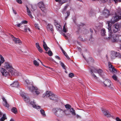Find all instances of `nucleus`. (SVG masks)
Segmentation results:
<instances>
[{
	"label": "nucleus",
	"mask_w": 121,
	"mask_h": 121,
	"mask_svg": "<svg viewBox=\"0 0 121 121\" xmlns=\"http://www.w3.org/2000/svg\"><path fill=\"white\" fill-rule=\"evenodd\" d=\"M110 22H108V30L109 37L108 38L111 39L113 42H115L118 40L121 41V34L120 35H116L115 34L113 35L112 37V32L111 29V25H110Z\"/></svg>",
	"instance_id": "nucleus-1"
},
{
	"label": "nucleus",
	"mask_w": 121,
	"mask_h": 121,
	"mask_svg": "<svg viewBox=\"0 0 121 121\" xmlns=\"http://www.w3.org/2000/svg\"><path fill=\"white\" fill-rule=\"evenodd\" d=\"M25 86L27 88L28 90L33 93H35L37 95H39L40 92L39 90L36 87L33 86L31 84L29 83V80H25Z\"/></svg>",
	"instance_id": "nucleus-2"
},
{
	"label": "nucleus",
	"mask_w": 121,
	"mask_h": 121,
	"mask_svg": "<svg viewBox=\"0 0 121 121\" xmlns=\"http://www.w3.org/2000/svg\"><path fill=\"white\" fill-rule=\"evenodd\" d=\"M118 14L115 13V16L113 17L111 19V23H114L121 19V9H120L117 10V11Z\"/></svg>",
	"instance_id": "nucleus-3"
},
{
	"label": "nucleus",
	"mask_w": 121,
	"mask_h": 121,
	"mask_svg": "<svg viewBox=\"0 0 121 121\" xmlns=\"http://www.w3.org/2000/svg\"><path fill=\"white\" fill-rule=\"evenodd\" d=\"M93 72L95 73H98L100 75H101L103 72V71L100 69H98L94 68L93 69H91L90 70V72L92 76L95 79H97L98 78L93 73Z\"/></svg>",
	"instance_id": "nucleus-4"
},
{
	"label": "nucleus",
	"mask_w": 121,
	"mask_h": 121,
	"mask_svg": "<svg viewBox=\"0 0 121 121\" xmlns=\"http://www.w3.org/2000/svg\"><path fill=\"white\" fill-rule=\"evenodd\" d=\"M45 95L44 96H45L46 97H49V99H50L53 100L56 99L57 98L55 95L50 91H47Z\"/></svg>",
	"instance_id": "nucleus-5"
},
{
	"label": "nucleus",
	"mask_w": 121,
	"mask_h": 121,
	"mask_svg": "<svg viewBox=\"0 0 121 121\" xmlns=\"http://www.w3.org/2000/svg\"><path fill=\"white\" fill-rule=\"evenodd\" d=\"M4 67V68L9 71V72L10 71L13 69L12 64L8 62H5Z\"/></svg>",
	"instance_id": "nucleus-6"
},
{
	"label": "nucleus",
	"mask_w": 121,
	"mask_h": 121,
	"mask_svg": "<svg viewBox=\"0 0 121 121\" xmlns=\"http://www.w3.org/2000/svg\"><path fill=\"white\" fill-rule=\"evenodd\" d=\"M0 71L2 75L4 76H7L9 75H11L9 71L8 72H7V70L4 68H0Z\"/></svg>",
	"instance_id": "nucleus-7"
},
{
	"label": "nucleus",
	"mask_w": 121,
	"mask_h": 121,
	"mask_svg": "<svg viewBox=\"0 0 121 121\" xmlns=\"http://www.w3.org/2000/svg\"><path fill=\"white\" fill-rule=\"evenodd\" d=\"M111 56L112 59H114L116 57L121 56L119 52L112 51L111 52Z\"/></svg>",
	"instance_id": "nucleus-8"
},
{
	"label": "nucleus",
	"mask_w": 121,
	"mask_h": 121,
	"mask_svg": "<svg viewBox=\"0 0 121 121\" xmlns=\"http://www.w3.org/2000/svg\"><path fill=\"white\" fill-rule=\"evenodd\" d=\"M104 84L106 86L110 88H112V84L110 81L108 79L105 80L104 82Z\"/></svg>",
	"instance_id": "nucleus-9"
},
{
	"label": "nucleus",
	"mask_w": 121,
	"mask_h": 121,
	"mask_svg": "<svg viewBox=\"0 0 121 121\" xmlns=\"http://www.w3.org/2000/svg\"><path fill=\"white\" fill-rule=\"evenodd\" d=\"M119 30V26L118 23H116L113 25L112 30L113 32H117Z\"/></svg>",
	"instance_id": "nucleus-10"
},
{
	"label": "nucleus",
	"mask_w": 121,
	"mask_h": 121,
	"mask_svg": "<svg viewBox=\"0 0 121 121\" xmlns=\"http://www.w3.org/2000/svg\"><path fill=\"white\" fill-rule=\"evenodd\" d=\"M102 13L103 15L106 17H108L110 14L109 10L106 9H104Z\"/></svg>",
	"instance_id": "nucleus-11"
},
{
	"label": "nucleus",
	"mask_w": 121,
	"mask_h": 121,
	"mask_svg": "<svg viewBox=\"0 0 121 121\" xmlns=\"http://www.w3.org/2000/svg\"><path fill=\"white\" fill-rule=\"evenodd\" d=\"M108 66L109 67V70L113 73H115L116 72V69L114 68L112 65L111 64V63L110 62H108Z\"/></svg>",
	"instance_id": "nucleus-12"
},
{
	"label": "nucleus",
	"mask_w": 121,
	"mask_h": 121,
	"mask_svg": "<svg viewBox=\"0 0 121 121\" xmlns=\"http://www.w3.org/2000/svg\"><path fill=\"white\" fill-rule=\"evenodd\" d=\"M30 103L32 105L33 107L35 109H38L41 108L40 106H38L35 103V102L34 100L33 101H31Z\"/></svg>",
	"instance_id": "nucleus-13"
},
{
	"label": "nucleus",
	"mask_w": 121,
	"mask_h": 121,
	"mask_svg": "<svg viewBox=\"0 0 121 121\" xmlns=\"http://www.w3.org/2000/svg\"><path fill=\"white\" fill-rule=\"evenodd\" d=\"M10 71V74H11L12 75L18 76L19 75V73L17 70H15L14 68L12 69Z\"/></svg>",
	"instance_id": "nucleus-14"
},
{
	"label": "nucleus",
	"mask_w": 121,
	"mask_h": 121,
	"mask_svg": "<svg viewBox=\"0 0 121 121\" xmlns=\"http://www.w3.org/2000/svg\"><path fill=\"white\" fill-rule=\"evenodd\" d=\"M60 108H55L52 109V112L56 116H60Z\"/></svg>",
	"instance_id": "nucleus-15"
},
{
	"label": "nucleus",
	"mask_w": 121,
	"mask_h": 121,
	"mask_svg": "<svg viewBox=\"0 0 121 121\" xmlns=\"http://www.w3.org/2000/svg\"><path fill=\"white\" fill-rule=\"evenodd\" d=\"M27 21H26L24 20L22 22L20 23H18L15 25V26L18 27H20L21 28H22V27L23 26V24H26L27 23Z\"/></svg>",
	"instance_id": "nucleus-16"
},
{
	"label": "nucleus",
	"mask_w": 121,
	"mask_h": 121,
	"mask_svg": "<svg viewBox=\"0 0 121 121\" xmlns=\"http://www.w3.org/2000/svg\"><path fill=\"white\" fill-rule=\"evenodd\" d=\"M24 92H21L20 93V95L22 97H24V100L27 103H29L30 101V99L29 97L27 96H24L23 94Z\"/></svg>",
	"instance_id": "nucleus-17"
},
{
	"label": "nucleus",
	"mask_w": 121,
	"mask_h": 121,
	"mask_svg": "<svg viewBox=\"0 0 121 121\" xmlns=\"http://www.w3.org/2000/svg\"><path fill=\"white\" fill-rule=\"evenodd\" d=\"M102 112L107 117H111V114L109 113V112L108 110H107L104 109L102 108Z\"/></svg>",
	"instance_id": "nucleus-18"
},
{
	"label": "nucleus",
	"mask_w": 121,
	"mask_h": 121,
	"mask_svg": "<svg viewBox=\"0 0 121 121\" xmlns=\"http://www.w3.org/2000/svg\"><path fill=\"white\" fill-rule=\"evenodd\" d=\"M38 6L43 11H44L45 8L44 4L43 2H40L38 3Z\"/></svg>",
	"instance_id": "nucleus-19"
},
{
	"label": "nucleus",
	"mask_w": 121,
	"mask_h": 121,
	"mask_svg": "<svg viewBox=\"0 0 121 121\" xmlns=\"http://www.w3.org/2000/svg\"><path fill=\"white\" fill-rule=\"evenodd\" d=\"M12 36L13 37V40L15 43H18L19 44H22V42L19 39L16 38L13 36Z\"/></svg>",
	"instance_id": "nucleus-20"
},
{
	"label": "nucleus",
	"mask_w": 121,
	"mask_h": 121,
	"mask_svg": "<svg viewBox=\"0 0 121 121\" xmlns=\"http://www.w3.org/2000/svg\"><path fill=\"white\" fill-rule=\"evenodd\" d=\"M47 28L48 30H51L52 33H53V27L51 24H48L47 26Z\"/></svg>",
	"instance_id": "nucleus-21"
},
{
	"label": "nucleus",
	"mask_w": 121,
	"mask_h": 121,
	"mask_svg": "<svg viewBox=\"0 0 121 121\" xmlns=\"http://www.w3.org/2000/svg\"><path fill=\"white\" fill-rule=\"evenodd\" d=\"M10 85L11 87H17L19 85L18 82L17 81H15L12 83Z\"/></svg>",
	"instance_id": "nucleus-22"
},
{
	"label": "nucleus",
	"mask_w": 121,
	"mask_h": 121,
	"mask_svg": "<svg viewBox=\"0 0 121 121\" xmlns=\"http://www.w3.org/2000/svg\"><path fill=\"white\" fill-rule=\"evenodd\" d=\"M56 2H58L60 5H61L64 3L66 2L67 0H55Z\"/></svg>",
	"instance_id": "nucleus-23"
},
{
	"label": "nucleus",
	"mask_w": 121,
	"mask_h": 121,
	"mask_svg": "<svg viewBox=\"0 0 121 121\" xmlns=\"http://www.w3.org/2000/svg\"><path fill=\"white\" fill-rule=\"evenodd\" d=\"M2 99L3 100V105L6 107L8 108L9 107V105L8 104L6 100L3 97Z\"/></svg>",
	"instance_id": "nucleus-24"
},
{
	"label": "nucleus",
	"mask_w": 121,
	"mask_h": 121,
	"mask_svg": "<svg viewBox=\"0 0 121 121\" xmlns=\"http://www.w3.org/2000/svg\"><path fill=\"white\" fill-rule=\"evenodd\" d=\"M26 7L28 15L32 19L33 18V17L32 15V13L30 11V9L27 6H26Z\"/></svg>",
	"instance_id": "nucleus-25"
},
{
	"label": "nucleus",
	"mask_w": 121,
	"mask_h": 121,
	"mask_svg": "<svg viewBox=\"0 0 121 121\" xmlns=\"http://www.w3.org/2000/svg\"><path fill=\"white\" fill-rule=\"evenodd\" d=\"M69 6V4H67L65 6L63 9L62 10V12L63 14H64L66 12V11L67 9V8Z\"/></svg>",
	"instance_id": "nucleus-26"
},
{
	"label": "nucleus",
	"mask_w": 121,
	"mask_h": 121,
	"mask_svg": "<svg viewBox=\"0 0 121 121\" xmlns=\"http://www.w3.org/2000/svg\"><path fill=\"white\" fill-rule=\"evenodd\" d=\"M43 47L46 51H47L48 50V49H49V48L47 46V45L44 41V40H43Z\"/></svg>",
	"instance_id": "nucleus-27"
},
{
	"label": "nucleus",
	"mask_w": 121,
	"mask_h": 121,
	"mask_svg": "<svg viewBox=\"0 0 121 121\" xmlns=\"http://www.w3.org/2000/svg\"><path fill=\"white\" fill-rule=\"evenodd\" d=\"M56 29L58 30H61V26L59 24L56 22H55L54 23Z\"/></svg>",
	"instance_id": "nucleus-28"
},
{
	"label": "nucleus",
	"mask_w": 121,
	"mask_h": 121,
	"mask_svg": "<svg viewBox=\"0 0 121 121\" xmlns=\"http://www.w3.org/2000/svg\"><path fill=\"white\" fill-rule=\"evenodd\" d=\"M83 57L86 60V61L87 62H93L94 61V60L91 57H89L88 59H86L83 56Z\"/></svg>",
	"instance_id": "nucleus-29"
},
{
	"label": "nucleus",
	"mask_w": 121,
	"mask_h": 121,
	"mask_svg": "<svg viewBox=\"0 0 121 121\" xmlns=\"http://www.w3.org/2000/svg\"><path fill=\"white\" fill-rule=\"evenodd\" d=\"M66 110H63L60 109V116L62 115H64L65 114V112L66 111Z\"/></svg>",
	"instance_id": "nucleus-30"
},
{
	"label": "nucleus",
	"mask_w": 121,
	"mask_h": 121,
	"mask_svg": "<svg viewBox=\"0 0 121 121\" xmlns=\"http://www.w3.org/2000/svg\"><path fill=\"white\" fill-rule=\"evenodd\" d=\"M7 118L6 115L5 114L3 115L2 117L0 118V121H4Z\"/></svg>",
	"instance_id": "nucleus-31"
},
{
	"label": "nucleus",
	"mask_w": 121,
	"mask_h": 121,
	"mask_svg": "<svg viewBox=\"0 0 121 121\" xmlns=\"http://www.w3.org/2000/svg\"><path fill=\"white\" fill-rule=\"evenodd\" d=\"M40 112L42 115L44 117L46 116V114L44 110L43 109H41L40 110Z\"/></svg>",
	"instance_id": "nucleus-32"
},
{
	"label": "nucleus",
	"mask_w": 121,
	"mask_h": 121,
	"mask_svg": "<svg viewBox=\"0 0 121 121\" xmlns=\"http://www.w3.org/2000/svg\"><path fill=\"white\" fill-rule=\"evenodd\" d=\"M70 111L71 113L73 115H76L75 111L73 108H71L70 110Z\"/></svg>",
	"instance_id": "nucleus-33"
},
{
	"label": "nucleus",
	"mask_w": 121,
	"mask_h": 121,
	"mask_svg": "<svg viewBox=\"0 0 121 121\" xmlns=\"http://www.w3.org/2000/svg\"><path fill=\"white\" fill-rule=\"evenodd\" d=\"M66 24L65 23L63 26V31L65 33H66L68 31L67 26H66Z\"/></svg>",
	"instance_id": "nucleus-34"
},
{
	"label": "nucleus",
	"mask_w": 121,
	"mask_h": 121,
	"mask_svg": "<svg viewBox=\"0 0 121 121\" xmlns=\"http://www.w3.org/2000/svg\"><path fill=\"white\" fill-rule=\"evenodd\" d=\"M101 33L102 35L104 36L105 35L106 31L104 28H102L101 30Z\"/></svg>",
	"instance_id": "nucleus-35"
},
{
	"label": "nucleus",
	"mask_w": 121,
	"mask_h": 121,
	"mask_svg": "<svg viewBox=\"0 0 121 121\" xmlns=\"http://www.w3.org/2000/svg\"><path fill=\"white\" fill-rule=\"evenodd\" d=\"M12 111L13 112L16 113H17V110L16 108H13L12 109Z\"/></svg>",
	"instance_id": "nucleus-36"
},
{
	"label": "nucleus",
	"mask_w": 121,
	"mask_h": 121,
	"mask_svg": "<svg viewBox=\"0 0 121 121\" xmlns=\"http://www.w3.org/2000/svg\"><path fill=\"white\" fill-rule=\"evenodd\" d=\"M60 65L64 69H66L65 66V65L61 61H60Z\"/></svg>",
	"instance_id": "nucleus-37"
},
{
	"label": "nucleus",
	"mask_w": 121,
	"mask_h": 121,
	"mask_svg": "<svg viewBox=\"0 0 121 121\" xmlns=\"http://www.w3.org/2000/svg\"><path fill=\"white\" fill-rule=\"evenodd\" d=\"M65 108L67 109H69L71 108V106L70 105L68 104H67L65 105Z\"/></svg>",
	"instance_id": "nucleus-38"
},
{
	"label": "nucleus",
	"mask_w": 121,
	"mask_h": 121,
	"mask_svg": "<svg viewBox=\"0 0 121 121\" xmlns=\"http://www.w3.org/2000/svg\"><path fill=\"white\" fill-rule=\"evenodd\" d=\"M33 63L36 66H38L39 65V63L36 60H34L33 61Z\"/></svg>",
	"instance_id": "nucleus-39"
},
{
	"label": "nucleus",
	"mask_w": 121,
	"mask_h": 121,
	"mask_svg": "<svg viewBox=\"0 0 121 121\" xmlns=\"http://www.w3.org/2000/svg\"><path fill=\"white\" fill-rule=\"evenodd\" d=\"M0 60H0V66H1L2 64L5 61L4 58L2 57H1V59Z\"/></svg>",
	"instance_id": "nucleus-40"
},
{
	"label": "nucleus",
	"mask_w": 121,
	"mask_h": 121,
	"mask_svg": "<svg viewBox=\"0 0 121 121\" xmlns=\"http://www.w3.org/2000/svg\"><path fill=\"white\" fill-rule=\"evenodd\" d=\"M108 0H99V1L101 3H105L108 2Z\"/></svg>",
	"instance_id": "nucleus-41"
},
{
	"label": "nucleus",
	"mask_w": 121,
	"mask_h": 121,
	"mask_svg": "<svg viewBox=\"0 0 121 121\" xmlns=\"http://www.w3.org/2000/svg\"><path fill=\"white\" fill-rule=\"evenodd\" d=\"M67 16L65 17V19L66 20L68 18V17L69 15L70 12L69 11H67L66 12Z\"/></svg>",
	"instance_id": "nucleus-42"
},
{
	"label": "nucleus",
	"mask_w": 121,
	"mask_h": 121,
	"mask_svg": "<svg viewBox=\"0 0 121 121\" xmlns=\"http://www.w3.org/2000/svg\"><path fill=\"white\" fill-rule=\"evenodd\" d=\"M27 30L30 32V29L28 28V27H27V26H26V27L24 31L26 32L27 31Z\"/></svg>",
	"instance_id": "nucleus-43"
},
{
	"label": "nucleus",
	"mask_w": 121,
	"mask_h": 121,
	"mask_svg": "<svg viewBox=\"0 0 121 121\" xmlns=\"http://www.w3.org/2000/svg\"><path fill=\"white\" fill-rule=\"evenodd\" d=\"M48 55L50 56H52V52L51 51L49 50L48 52Z\"/></svg>",
	"instance_id": "nucleus-44"
},
{
	"label": "nucleus",
	"mask_w": 121,
	"mask_h": 121,
	"mask_svg": "<svg viewBox=\"0 0 121 121\" xmlns=\"http://www.w3.org/2000/svg\"><path fill=\"white\" fill-rule=\"evenodd\" d=\"M112 78L114 80H116L117 79V76L115 75H114L112 77Z\"/></svg>",
	"instance_id": "nucleus-45"
},
{
	"label": "nucleus",
	"mask_w": 121,
	"mask_h": 121,
	"mask_svg": "<svg viewBox=\"0 0 121 121\" xmlns=\"http://www.w3.org/2000/svg\"><path fill=\"white\" fill-rule=\"evenodd\" d=\"M74 74H73L72 73H70L69 74V77L70 78H72L74 76Z\"/></svg>",
	"instance_id": "nucleus-46"
},
{
	"label": "nucleus",
	"mask_w": 121,
	"mask_h": 121,
	"mask_svg": "<svg viewBox=\"0 0 121 121\" xmlns=\"http://www.w3.org/2000/svg\"><path fill=\"white\" fill-rule=\"evenodd\" d=\"M35 27L37 28L38 29H40V28L38 26V24L37 23L35 24Z\"/></svg>",
	"instance_id": "nucleus-47"
},
{
	"label": "nucleus",
	"mask_w": 121,
	"mask_h": 121,
	"mask_svg": "<svg viewBox=\"0 0 121 121\" xmlns=\"http://www.w3.org/2000/svg\"><path fill=\"white\" fill-rule=\"evenodd\" d=\"M38 49V50L40 52H42V50L41 48L40 47H39L38 48H37Z\"/></svg>",
	"instance_id": "nucleus-48"
},
{
	"label": "nucleus",
	"mask_w": 121,
	"mask_h": 121,
	"mask_svg": "<svg viewBox=\"0 0 121 121\" xmlns=\"http://www.w3.org/2000/svg\"><path fill=\"white\" fill-rule=\"evenodd\" d=\"M112 0L115 3H117L118 1L120 2H121V0Z\"/></svg>",
	"instance_id": "nucleus-49"
},
{
	"label": "nucleus",
	"mask_w": 121,
	"mask_h": 121,
	"mask_svg": "<svg viewBox=\"0 0 121 121\" xmlns=\"http://www.w3.org/2000/svg\"><path fill=\"white\" fill-rule=\"evenodd\" d=\"M16 1L19 4H21L22 3V2L21 0H16Z\"/></svg>",
	"instance_id": "nucleus-50"
},
{
	"label": "nucleus",
	"mask_w": 121,
	"mask_h": 121,
	"mask_svg": "<svg viewBox=\"0 0 121 121\" xmlns=\"http://www.w3.org/2000/svg\"><path fill=\"white\" fill-rule=\"evenodd\" d=\"M35 45L36 47L37 48H39L40 47L39 44L38 43H36Z\"/></svg>",
	"instance_id": "nucleus-51"
},
{
	"label": "nucleus",
	"mask_w": 121,
	"mask_h": 121,
	"mask_svg": "<svg viewBox=\"0 0 121 121\" xmlns=\"http://www.w3.org/2000/svg\"><path fill=\"white\" fill-rule=\"evenodd\" d=\"M26 25H23V26L22 27V28H21V29H23L24 30H25V29L26 27Z\"/></svg>",
	"instance_id": "nucleus-52"
},
{
	"label": "nucleus",
	"mask_w": 121,
	"mask_h": 121,
	"mask_svg": "<svg viewBox=\"0 0 121 121\" xmlns=\"http://www.w3.org/2000/svg\"><path fill=\"white\" fill-rule=\"evenodd\" d=\"M64 55L68 59H69V57L68 56L67 54V53H65V55Z\"/></svg>",
	"instance_id": "nucleus-53"
},
{
	"label": "nucleus",
	"mask_w": 121,
	"mask_h": 121,
	"mask_svg": "<svg viewBox=\"0 0 121 121\" xmlns=\"http://www.w3.org/2000/svg\"><path fill=\"white\" fill-rule=\"evenodd\" d=\"M117 121H121V120L118 117H117L116 118Z\"/></svg>",
	"instance_id": "nucleus-54"
},
{
	"label": "nucleus",
	"mask_w": 121,
	"mask_h": 121,
	"mask_svg": "<svg viewBox=\"0 0 121 121\" xmlns=\"http://www.w3.org/2000/svg\"><path fill=\"white\" fill-rule=\"evenodd\" d=\"M55 57L56 58H57V59H59V60H60V57L59 56H56Z\"/></svg>",
	"instance_id": "nucleus-55"
},
{
	"label": "nucleus",
	"mask_w": 121,
	"mask_h": 121,
	"mask_svg": "<svg viewBox=\"0 0 121 121\" xmlns=\"http://www.w3.org/2000/svg\"><path fill=\"white\" fill-rule=\"evenodd\" d=\"M76 116L78 118H81L80 116L78 115H76Z\"/></svg>",
	"instance_id": "nucleus-56"
},
{
	"label": "nucleus",
	"mask_w": 121,
	"mask_h": 121,
	"mask_svg": "<svg viewBox=\"0 0 121 121\" xmlns=\"http://www.w3.org/2000/svg\"><path fill=\"white\" fill-rule=\"evenodd\" d=\"M13 11L14 13L15 14H16L17 13L16 12V11L15 10H14L13 9Z\"/></svg>",
	"instance_id": "nucleus-57"
},
{
	"label": "nucleus",
	"mask_w": 121,
	"mask_h": 121,
	"mask_svg": "<svg viewBox=\"0 0 121 121\" xmlns=\"http://www.w3.org/2000/svg\"><path fill=\"white\" fill-rule=\"evenodd\" d=\"M1 57H2L3 58H4L1 55H0V60L1 59Z\"/></svg>",
	"instance_id": "nucleus-58"
},
{
	"label": "nucleus",
	"mask_w": 121,
	"mask_h": 121,
	"mask_svg": "<svg viewBox=\"0 0 121 121\" xmlns=\"http://www.w3.org/2000/svg\"><path fill=\"white\" fill-rule=\"evenodd\" d=\"M90 32H91L92 33L93 31V30L92 29H90Z\"/></svg>",
	"instance_id": "nucleus-59"
},
{
	"label": "nucleus",
	"mask_w": 121,
	"mask_h": 121,
	"mask_svg": "<svg viewBox=\"0 0 121 121\" xmlns=\"http://www.w3.org/2000/svg\"><path fill=\"white\" fill-rule=\"evenodd\" d=\"M2 115L1 112L0 111V117H1Z\"/></svg>",
	"instance_id": "nucleus-60"
},
{
	"label": "nucleus",
	"mask_w": 121,
	"mask_h": 121,
	"mask_svg": "<svg viewBox=\"0 0 121 121\" xmlns=\"http://www.w3.org/2000/svg\"><path fill=\"white\" fill-rule=\"evenodd\" d=\"M10 121H14L13 119H11L10 120Z\"/></svg>",
	"instance_id": "nucleus-61"
},
{
	"label": "nucleus",
	"mask_w": 121,
	"mask_h": 121,
	"mask_svg": "<svg viewBox=\"0 0 121 121\" xmlns=\"http://www.w3.org/2000/svg\"><path fill=\"white\" fill-rule=\"evenodd\" d=\"M62 51L63 53L64 52H65V51L63 50Z\"/></svg>",
	"instance_id": "nucleus-62"
},
{
	"label": "nucleus",
	"mask_w": 121,
	"mask_h": 121,
	"mask_svg": "<svg viewBox=\"0 0 121 121\" xmlns=\"http://www.w3.org/2000/svg\"><path fill=\"white\" fill-rule=\"evenodd\" d=\"M60 49H61V51L63 50V48L61 47H60Z\"/></svg>",
	"instance_id": "nucleus-63"
},
{
	"label": "nucleus",
	"mask_w": 121,
	"mask_h": 121,
	"mask_svg": "<svg viewBox=\"0 0 121 121\" xmlns=\"http://www.w3.org/2000/svg\"><path fill=\"white\" fill-rule=\"evenodd\" d=\"M63 53L64 54V55H65V53H66L65 52H64V53Z\"/></svg>",
	"instance_id": "nucleus-64"
}]
</instances>
